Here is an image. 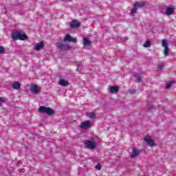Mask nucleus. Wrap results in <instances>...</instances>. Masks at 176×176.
Segmentation results:
<instances>
[{
  "mask_svg": "<svg viewBox=\"0 0 176 176\" xmlns=\"http://www.w3.org/2000/svg\"><path fill=\"white\" fill-rule=\"evenodd\" d=\"M12 38L14 41H25L28 36L26 34L20 33V32H15L12 34Z\"/></svg>",
  "mask_w": 176,
  "mask_h": 176,
  "instance_id": "f257e3e1",
  "label": "nucleus"
},
{
  "mask_svg": "<svg viewBox=\"0 0 176 176\" xmlns=\"http://www.w3.org/2000/svg\"><path fill=\"white\" fill-rule=\"evenodd\" d=\"M39 112H41V113H47V115H54V110L50 107L41 106L38 109Z\"/></svg>",
  "mask_w": 176,
  "mask_h": 176,
  "instance_id": "f03ea898",
  "label": "nucleus"
},
{
  "mask_svg": "<svg viewBox=\"0 0 176 176\" xmlns=\"http://www.w3.org/2000/svg\"><path fill=\"white\" fill-rule=\"evenodd\" d=\"M162 47H164V56H168V53H170V48H168V42H167V40L166 39L162 40Z\"/></svg>",
  "mask_w": 176,
  "mask_h": 176,
  "instance_id": "7ed1b4c3",
  "label": "nucleus"
},
{
  "mask_svg": "<svg viewBox=\"0 0 176 176\" xmlns=\"http://www.w3.org/2000/svg\"><path fill=\"white\" fill-rule=\"evenodd\" d=\"M56 47L62 52H65L69 50V45L67 43H56Z\"/></svg>",
  "mask_w": 176,
  "mask_h": 176,
  "instance_id": "20e7f679",
  "label": "nucleus"
},
{
  "mask_svg": "<svg viewBox=\"0 0 176 176\" xmlns=\"http://www.w3.org/2000/svg\"><path fill=\"white\" fill-rule=\"evenodd\" d=\"M30 91L34 94H38V93L41 91V87H38V85L35 84H32L30 85Z\"/></svg>",
  "mask_w": 176,
  "mask_h": 176,
  "instance_id": "39448f33",
  "label": "nucleus"
},
{
  "mask_svg": "<svg viewBox=\"0 0 176 176\" xmlns=\"http://www.w3.org/2000/svg\"><path fill=\"white\" fill-rule=\"evenodd\" d=\"M79 27H80V22H79L78 20L74 19L71 21L70 28L75 30V28H79Z\"/></svg>",
  "mask_w": 176,
  "mask_h": 176,
  "instance_id": "423d86ee",
  "label": "nucleus"
},
{
  "mask_svg": "<svg viewBox=\"0 0 176 176\" xmlns=\"http://www.w3.org/2000/svg\"><path fill=\"white\" fill-rule=\"evenodd\" d=\"M85 146L88 149H96V147L97 146V143L93 142V141H87L85 142Z\"/></svg>",
  "mask_w": 176,
  "mask_h": 176,
  "instance_id": "0eeeda50",
  "label": "nucleus"
},
{
  "mask_svg": "<svg viewBox=\"0 0 176 176\" xmlns=\"http://www.w3.org/2000/svg\"><path fill=\"white\" fill-rule=\"evenodd\" d=\"M90 126H91L90 120H87V121L81 122L80 127V129H82L83 130H86L87 129H90Z\"/></svg>",
  "mask_w": 176,
  "mask_h": 176,
  "instance_id": "6e6552de",
  "label": "nucleus"
},
{
  "mask_svg": "<svg viewBox=\"0 0 176 176\" xmlns=\"http://www.w3.org/2000/svg\"><path fill=\"white\" fill-rule=\"evenodd\" d=\"M64 42H72L73 43H76V38L71 36L69 34H67L64 38Z\"/></svg>",
  "mask_w": 176,
  "mask_h": 176,
  "instance_id": "1a4fd4ad",
  "label": "nucleus"
},
{
  "mask_svg": "<svg viewBox=\"0 0 176 176\" xmlns=\"http://www.w3.org/2000/svg\"><path fill=\"white\" fill-rule=\"evenodd\" d=\"M144 141L149 145V146H153L155 145V142L149 136H146L144 138Z\"/></svg>",
  "mask_w": 176,
  "mask_h": 176,
  "instance_id": "9d476101",
  "label": "nucleus"
},
{
  "mask_svg": "<svg viewBox=\"0 0 176 176\" xmlns=\"http://www.w3.org/2000/svg\"><path fill=\"white\" fill-rule=\"evenodd\" d=\"M146 5V2L144 1H138L133 4V8L138 9L139 8H144Z\"/></svg>",
  "mask_w": 176,
  "mask_h": 176,
  "instance_id": "9b49d317",
  "label": "nucleus"
},
{
  "mask_svg": "<svg viewBox=\"0 0 176 176\" xmlns=\"http://www.w3.org/2000/svg\"><path fill=\"white\" fill-rule=\"evenodd\" d=\"M58 85H60V86H63V87H67L69 85V82L63 78H60L58 80Z\"/></svg>",
  "mask_w": 176,
  "mask_h": 176,
  "instance_id": "f8f14e48",
  "label": "nucleus"
},
{
  "mask_svg": "<svg viewBox=\"0 0 176 176\" xmlns=\"http://www.w3.org/2000/svg\"><path fill=\"white\" fill-rule=\"evenodd\" d=\"M119 91V87L118 85L110 86L109 87V93L111 94H115V93H118Z\"/></svg>",
  "mask_w": 176,
  "mask_h": 176,
  "instance_id": "ddd939ff",
  "label": "nucleus"
},
{
  "mask_svg": "<svg viewBox=\"0 0 176 176\" xmlns=\"http://www.w3.org/2000/svg\"><path fill=\"white\" fill-rule=\"evenodd\" d=\"M45 47V43L43 41L40 42L39 43H37L36 45H34V50H36L37 52L41 50V49H43Z\"/></svg>",
  "mask_w": 176,
  "mask_h": 176,
  "instance_id": "4468645a",
  "label": "nucleus"
},
{
  "mask_svg": "<svg viewBox=\"0 0 176 176\" xmlns=\"http://www.w3.org/2000/svg\"><path fill=\"white\" fill-rule=\"evenodd\" d=\"M12 87L14 88V90H20V89L21 88V84L16 81L12 84Z\"/></svg>",
  "mask_w": 176,
  "mask_h": 176,
  "instance_id": "2eb2a0df",
  "label": "nucleus"
},
{
  "mask_svg": "<svg viewBox=\"0 0 176 176\" xmlns=\"http://www.w3.org/2000/svg\"><path fill=\"white\" fill-rule=\"evenodd\" d=\"M91 41L89 40V38L85 37L83 39V46H91Z\"/></svg>",
  "mask_w": 176,
  "mask_h": 176,
  "instance_id": "dca6fc26",
  "label": "nucleus"
},
{
  "mask_svg": "<svg viewBox=\"0 0 176 176\" xmlns=\"http://www.w3.org/2000/svg\"><path fill=\"white\" fill-rule=\"evenodd\" d=\"M174 13V8L168 7L166 8V14L167 16H170V14Z\"/></svg>",
  "mask_w": 176,
  "mask_h": 176,
  "instance_id": "f3484780",
  "label": "nucleus"
},
{
  "mask_svg": "<svg viewBox=\"0 0 176 176\" xmlns=\"http://www.w3.org/2000/svg\"><path fill=\"white\" fill-rule=\"evenodd\" d=\"M86 116L90 118L91 119H94L96 118V113L91 112V113H87Z\"/></svg>",
  "mask_w": 176,
  "mask_h": 176,
  "instance_id": "a211bd4d",
  "label": "nucleus"
},
{
  "mask_svg": "<svg viewBox=\"0 0 176 176\" xmlns=\"http://www.w3.org/2000/svg\"><path fill=\"white\" fill-rule=\"evenodd\" d=\"M144 47H151V41H146L144 44Z\"/></svg>",
  "mask_w": 176,
  "mask_h": 176,
  "instance_id": "6ab92c4d",
  "label": "nucleus"
},
{
  "mask_svg": "<svg viewBox=\"0 0 176 176\" xmlns=\"http://www.w3.org/2000/svg\"><path fill=\"white\" fill-rule=\"evenodd\" d=\"M140 153V151L135 148H133L132 155H138Z\"/></svg>",
  "mask_w": 176,
  "mask_h": 176,
  "instance_id": "aec40b11",
  "label": "nucleus"
},
{
  "mask_svg": "<svg viewBox=\"0 0 176 176\" xmlns=\"http://www.w3.org/2000/svg\"><path fill=\"white\" fill-rule=\"evenodd\" d=\"M173 83H174V82L170 81V82H168V84H166V89H169L170 87H171V86L173 85Z\"/></svg>",
  "mask_w": 176,
  "mask_h": 176,
  "instance_id": "412c9836",
  "label": "nucleus"
},
{
  "mask_svg": "<svg viewBox=\"0 0 176 176\" xmlns=\"http://www.w3.org/2000/svg\"><path fill=\"white\" fill-rule=\"evenodd\" d=\"M137 7H133V8L131 10V13L135 14V13H137Z\"/></svg>",
  "mask_w": 176,
  "mask_h": 176,
  "instance_id": "4be33fe9",
  "label": "nucleus"
},
{
  "mask_svg": "<svg viewBox=\"0 0 176 176\" xmlns=\"http://www.w3.org/2000/svg\"><path fill=\"white\" fill-rule=\"evenodd\" d=\"M3 53H5V47L0 46V54H3Z\"/></svg>",
  "mask_w": 176,
  "mask_h": 176,
  "instance_id": "5701e85b",
  "label": "nucleus"
},
{
  "mask_svg": "<svg viewBox=\"0 0 176 176\" xmlns=\"http://www.w3.org/2000/svg\"><path fill=\"white\" fill-rule=\"evenodd\" d=\"M135 78L139 82L141 81V74H135Z\"/></svg>",
  "mask_w": 176,
  "mask_h": 176,
  "instance_id": "b1692460",
  "label": "nucleus"
},
{
  "mask_svg": "<svg viewBox=\"0 0 176 176\" xmlns=\"http://www.w3.org/2000/svg\"><path fill=\"white\" fill-rule=\"evenodd\" d=\"M5 98L3 97H0V107H2V104H4Z\"/></svg>",
  "mask_w": 176,
  "mask_h": 176,
  "instance_id": "393cba45",
  "label": "nucleus"
},
{
  "mask_svg": "<svg viewBox=\"0 0 176 176\" xmlns=\"http://www.w3.org/2000/svg\"><path fill=\"white\" fill-rule=\"evenodd\" d=\"M95 167L96 170H101V164L100 163L97 164Z\"/></svg>",
  "mask_w": 176,
  "mask_h": 176,
  "instance_id": "a878e982",
  "label": "nucleus"
},
{
  "mask_svg": "<svg viewBox=\"0 0 176 176\" xmlns=\"http://www.w3.org/2000/svg\"><path fill=\"white\" fill-rule=\"evenodd\" d=\"M164 66V65L163 63H161L160 65H158V68L160 69H162V68H163Z\"/></svg>",
  "mask_w": 176,
  "mask_h": 176,
  "instance_id": "bb28decb",
  "label": "nucleus"
},
{
  "mask_svg": "<svg viewBox=\"0 0 176 176\" xmlns=\"http://www.w3.org/2000/svg\"><path fill=\"white\" fill-rule=\"evenodd\" d=\"M131 159H134V157H137V155H131Z\"/></svg>",
  "mask_w": 176,
  "mask_h": 176,
  "instance_id": "cd10ccee",
  "label": "nucleus"
},
{
  "mask_svg": "<svg viewBox=\"0 0 176 176\" xmlns=\"http://www.w3.org/2000/svg\"><path fill=\"white\" fill-rule=\"evenodd\" d=\"M131 94H134L135 93H137V90L133 89L131 91Z\"/></svg>",
  "mask_w": 176,
  "mask_h": 176,
  "instance_id": "c85d7f7f",
  "label": "nucleus"
},
{
  "mask_svg": "<svg viewBox=\"0 0 176 176\" xmlns=\"http://www.w3.org/2000/svg\"><path fill=\"white\" fill-rule=\"evenodd\" d=\"M148 109H151V108H153V106L151 107H148Z\"/></svg>",
  "mask_w": 176,
  "mask_h": 176,
  "instance_id": "c756f323",
  "label": "nucleus"
}]
</instances>
